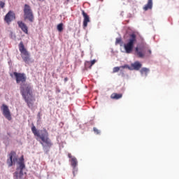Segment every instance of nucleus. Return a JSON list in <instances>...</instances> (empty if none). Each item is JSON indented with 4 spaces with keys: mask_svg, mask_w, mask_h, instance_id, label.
Masks as SVG:
<instances>
[{
    "mask_svg": "<svg viewBox=\"0 0 179 179\" xmlns=\"http://www.w3.org/2000/svg\"><path fill=\"white\" fill-rule=\"evenodd\" d=\"M71 166L73 168V174L75 176V173L78 171V159L76 157H73L71 160Z\"/></svg>",
    "mask_w": 179,
    "mask_h": 179,
    "instance_id": "nucleus-11",
    "label": "nucleus"
},
{
    "mask_svg": "<svg viewBox=\"0 0 179 179\" xmlns=\"http://www.w3.org/2000/svg\"><path fill=\"white\" fill-rule=\"evenodd\" d=\"M31 129L34 136H37L41 140V145H42L43 148L45 150H47V149H50V148L52 146V142L51 141V139H50V137H48V131H47V129H44L43 130H41V135L34 124H32Z\"/></svg>",
    "mask_w": 179,
    "mask_h": 179,
    "instance_id": "nucleus-2",
    "label": "nucleus"
},
{
    "mask_svg": "<svg viewBox=\"0 0 179 179\" xmlns=\"http://www.w3.org/2000/svg\"><path fill=\"white\" fill-rule=\"evenodd\" d=\"M94 64H96V60H92L90 62V68H92V66H93V65H94Z\"/></svg>",
    "mask_w": 179,
    "mask_h": 179,
    "instance_id": "nucleus-25",
    "label": "nucleus"
},
{
    "mask_svg": "<svg viewBox=\"0 0 179 179\" xmlns=\"http://www.w3.org/2000/svg\"><path fill=\"white\" fill-rule=\"evenodd\" d=\"M0 8H1L2 9H3V8H5V2L0 1Z\"/></svg>",
    "mask_w": 179,
    "mask_h": 179,
    "instance_id": "nucleus-24",
    "label": "nucleus"
},
{
    "mask_svg": "<svg viewBox=\"0 0 179 179\" xmlns=\"http://www.w3.org/2000/svg\"><path fill=\"white\" fill-rule=\"evenodd\" d=\"M93 131L96 135H100V130H99V129L94 127Z\"/></svg>",
    "mask_w": 179,
    "mask_h": 179,
    "instance_id": "nucleus-22",
    "label": "nucleus"
},
{
    "mask_svg": "<svg viewBox=\"0 0 179 179\" xmlns=\"http://www.w3.org/2000/svg\"><path fill=\"white\" fill-rule=\"evenodd\" d=\"M142 68V64H141L139 62H135L134 63L131 64V69H134V71H139Z\"/></svg>",
    "mask_w": 179,
    "mask_h": 179,
    "instance_id": "nucleus-16",
    "label": "nucleus"
},
{
    "mask_svg": "<svg viewBox=\"0 0 179 179\" xmlns=\"http://www.w3.org/2000/svg\"><path fill=\"white\" fill-rule=\"evenodd\" d=\"M82 15L84 17L83 20V27L84 29H86L87 27V23H90V17L85 12V10H82Z\"/></svg>",
    "mask_w": 179,
    "mask_h": 179,
    "instance_id": "nucleus-12",
    "label": "nucleus"
},
{
    "mask_svg": "<svg viewBox=\"0 0 179 179\" xmlns=\"http://www.w3.org/2000/svg\"><path fill=\"white\" fill-rule=\"evenodd\" d=\"M56 93H61V90L58 87H56Z\"/></svg>",
    "mask_w": 179,
    "mask_h": 179,
    "instance_id": "nucleus-27",
    "label": "nucleus"
},
{
    "mask_svg": "<svg viewBox=\"0 0 179 179\" xmlns=\"http://www.w3.org/2000/svg\"><path fill=\"white\" fill-rule=\"evenodd\" d=\"M68 157H69V159H72V155L71 153H69Z\"/></svg>",
    "mask_w": 179,
    "mask_h": 179,
    "instance_id": "nucleus-28",
    "label": "nucleus"
},
{
    "mask_svg": "<svg viewBox=\"0 0 179 179\" xmlns=\"http://www.w3.org/2000/svg\"><path fill=\"white\" fill-rule=\"evenodd\" d=\"M17 24H18V27L21 29L22 31L25 34H29V27L23 21H17Z\"/></svg>",
    "mask_w": 179,
    "mask_h": 179,
    "instance_id": "nucleus-10",
    "label": "nucleus"
},
{
    "mask_svg": "<svg viewBox=\"0 0 179 179\" xmlns=\"http://www.w3.org/2000/svg\"><path fill=\"white\" fill-rule=\"evenodd\" d=\"M90 62H85V68H90Z\"/></svg>",
    "mask_w": 179,
    "mask_h": 179,
    "instance_id": "nucleus-26",
    "label": "nucleus"
},
{
    "mask_svg": "<svg viewBox=\"0 0 179 179\" xmlns=\"http://www.w3.org/2000/svg\"><path fill=\"white\" fill-rule=\"evenodd\" d=\"M67 80H68V77H66V78H64V82L66 83Z\"/></svg>",
    "mask_w": 179,
    "mask_h": 179,
    "instance_id": "nucleus-30",
    "label": "nucleus"
},
{
    "mask_svg": "<svg viewBox=\"0 0 179 179\" xmlns=\"http://www.w3.org/2000/svg\"><path fill=\"white\" fill-rule=\"evenodd\" d=\"M24 159L23 158V156L20 159V162L18 163L19 167L17 168V171H23V169L26 167V165H24Z\"/></svg>",
    "mask_w": 179,
    "mask_h": 179,
    "instance_id": "nucleus-14",
    "label": "nucleus"
},
{
    "mask_svg": "<svg viewBox=\"0 0 179 179\" xmlns=\"http://www.w3.org/2000/svg\"><path fill=\"white\" fill-rule=\"evenodd\" d=\"M38 1H41V0H38Z\"/></svg>",
    "mask_w": 179,
    "mask_h": 179,
    "instance_id": "nucleus-32",
    "label": "nucleus"
},
{
    "mask_svg": "<svg viewBox=\"0 0 179 179\" xmlns=\"http://www.w3.org/2000/svg\"><path fill=\"white\" fill-rule=\"evenodd\" d=\"M16 19V15L13 11L10 10L5 16L4 20L9 24L10 22Z\"/></svg>",
    "mask_w": 179,
    "mask_h": 179,
    "instance_id": "nucleus-9",
    "label": "nucleus"
},
{
    "mask_svg": "<svg viewBox=\"0 0 179 179\" xmlns=\"http://www.w3.org/2000/svg\"><path fill=\"white\" fill-rule=\"evenodd\" d=\"M20 93L29 108H31L34 106V101H36V99L33 96V86L29 83L22 84Z\"/></svg>",
    "mask_w": 179,
    "mask_h": 179,
    "instance_id": "nucleus-1",
    "label": "nucleus"
},
{
    "mask_svg": "<svg viewBox=\"0 0 179 179\" xmlns=\"http://www.w3.org/2000/svg\"><path fill=\"white\" fill-rule=\"evenodd\" d=\"M13 177L15 179H24L26 178V175L23 173V171L16 170L13 174Z\"/></svg>",
    "mask_w": 179,
    "mask_h": 179,
    "instance_id": "nucleus-13",
    "label": "nucleus"
},
{
    "mask_svg": "<svg viewBox=\"0 0 179 179\" xmlns=\"http://www.w3.org/2000/svg\"><path fill=\"white\" fill-rule=\"evenodd\" d=\"M122 41V39H121V38H117L115 44H120Z\"/></svg>",
    "mask_w": 179,
    "mask_h": 179,
    "instance_id": "nucleus-23",
    "label": "nucleus"
},
{
    "mask_svg": "<svg viewBox=\"0 0 179 179\" xmlns=\"http://www.w3.org/2000/svg\"><path fill=\"white\" fill-rule=\"evenodd\" d=\"M110 99L112 100H120V99H122V94L113 93L110 95Z\"/></svg>",
    "mask_w": 179,
    "mask_h": 179,
    "instance_id": "nucleus-17",
    "label": "nucleus"
},
{
    "mask_svg": "<svg viewBox=\"0 0 179 179\" xmlns=\"http://www.w3.org/2000/svg\"><path fill=\"white\" fill-rule=\"evenodd\" d=\"M148 52L149 55H150V54H152V50H148Z\"/></svg>",
    "mask_w": 179,
    "mask_h": 179,
    "instance_id": "nucleus-29",
    "label": "nucleus"
},
{
    "mask_svg": "<svg viewBox=\"0 0 179 179\" xmlns=\"http://www.w3.org/2000/svg\"><path fill=\"white\" fill-rule=\"evenodd\" d=\"M149 69H148V68H143V69H141V73L142 74V75H145V76H148V73H149Z\"/></svg>",
    "mask_w": 179,
    "mask_h": 179,
    "instance_id": "nucleus-20",
    "label": "nucleus"
},
{
    "mask_svg": "<svg viewBox=\"0 0 179 179\" xmlns=\"http://www.w3.org/2000/svg\"><path fill=\"white\" fill-rule=\"evenodd\" d=\"M1 110L3 111V115L8 121H10L12 120V116L10 115V111L9 110V108L8 106L3 104Z\"/></svg>",
    "mask_w": 179,
    "mask_h": 179,
    "instance_id": "nucleus-8",
    "label": "nucleus"
},
{
    "mask_svg": "<svg viewBox=\"0 0 179 179\" xmlns=\"http://www.w3.org/2000/svg\"><path fill=\"white\" fill-rule=\"evenodd\" d=\"M13 75L15 78L16 83H24L27 79L26 74L24 73L14 72Z\"/></svg>",
    "mask_w": 179,
    "mask_h": 179,
    "instance_id": "nucleus-6",
    "label": "nucleus"
},
{
    "mask_svg": "<svg viewBox=\"0 0 179 179\" xmlns=\"http://www.w3.org/2000/svg\"><path fill=\"white\" fill-rule=\"evenodd\" d=\"M135 43H136V35L135 34H131L129 36L127 43L124 44L126 54H131V52H132Z\"/></svg>",
    "mask_w": 179,
    "mask_h": 179,
    "instance_id": "nucleus-3",
    "label": "nucleus"
},
{
    "mask_svg": "<svg viewBox=\"0 0 179 179\" xmlns=\"http://www.w3.org/2000/svg\"><path fill=\"white\" fill-rule=\"evenodd\" d=\"M57 30L58 31L61 32L64 30V24L60 23L57 25Z\"/></svg>",
    "mask_w": 179,
    "mask_h": 179,
    "instance_id": "nucleus-21",
    "label": "nucleus"
},
{
    "mask_svg": "<svg viewBox=\"0 0 179 179\" xmlns=\"http://www.w3.org/2000/svg\"><path fill=\"white\" fill-rule=\"evenodd\" d=\"M24 20H29L31 23L34 22V15L31 10V8L28 4L24 5Z\"/></svg>",
    "mask_w": 179,
    "mask_h": 179,
    "instance_id": "nucleus-5",
    "label": "nucleus"
},
{
    "mask_svg": "<svg viewBox=\"0 0 179 179\" xmlns=\"http://www.w3.org/2000/svg\"><path fill=\"white\" fill-rule=\"evenodd\" d=\"M8 157L9 159H7V164L9 167H12V166H13V163H15V162H17V158L16 157V152L11 151L8 155Z\"/></svg>",
    "mask_w": 179,
    "mask_h": 179,
    "instance_id": "nucleus-7",
    "label": "nucleus"
},
{
    "mask_svg": "<svg viewBox=\"0 0 179 179\" xmlns=\"http://www.w3.org/2000/svg\"><path fill=\"white\" fill-rule=\"evenodd\" d=\"M153 8V0H148L147 4H145L143 9L146 12L147 10H151Z\"/></svg>",
    "mask_w": 179,
    "mask_h": 179,
    "instance_id": "nucleus-15",
    "label": "nucleus"
},
{
    "mask_svg": "<svg viewBox=\"0 0 179 179\" xmlns=\"http://www.w3.org/2000/svg\"><path fill=\"white\" fill-rule=\"evenodd\" d=\"M136 52L138 58H143L145 57V54L142 50H139V48H136Z\"/></svg>",
    "mask_w": 179,
    "mask_h": 179,
    "instance_id": "nucleus-18",
    "label": "nucleus"
},
{
    "mask_svg": "<svg viewBox=\"0 0 179 179\" xmlns=\"http://www.w3.org/2000/svg\"><path fill=\"white\" fill-rule=\"evenodd\" d=\"M19 51L21 52V57L25 62V64H29L30 62V53L29 51H27V49L24 48V44L23 43V41H21L19 45Z\"/></svg>",
    "mask_w": 179,
    "mask_h": 179,
    "instance_id": "nucleus-4",
    "label": "nucleus"
},
{
    "mask_svg": "<svg viewBox=\"0 0 179 179\" xmlns=\"http://www.w3.org/2000/svg\"><path fill=\"white\" fill-rule=\"evenodd\" d=\"M124 69V68H128V66H122L120 67L116 66L113 68V73H116V72H119L120 69Z\"/></svg>",
    "mask_w": 179,
    "mask_h": 179,
    "instance_id": "nucleus-19",
    "label": "nucleus"
},
{
    "mask_svg": "<svg viewBox=\"0 0 179 179\" xmlns=\"http://www.w3.org/2000/svg\"><path fill=\"white\" fill-rule=\"evenodd\" d=\"M67 2H69V0H66Z\"/></svg>",
    "mask_w": 179,
    "mask_h": 179,
    "instance_id": "nucleus-31",
    "label": "nucleus"
}]
</instances>
